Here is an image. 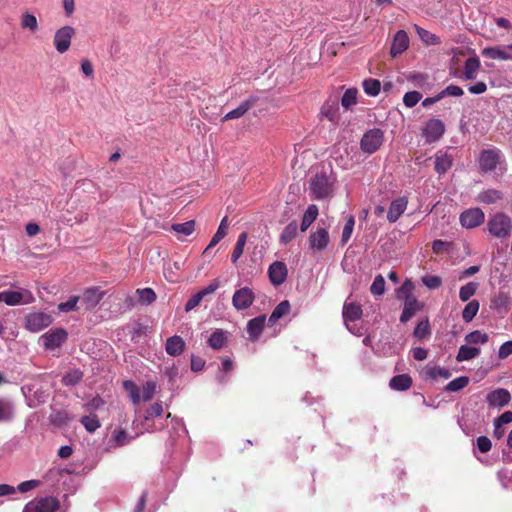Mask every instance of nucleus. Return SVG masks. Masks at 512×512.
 <instances>
[{"instance_id": "nucleus-45", "label": "nucleus", "mask_w": 512, "mask_h": 512, "mask_svg": "<svg viewBox=\"0 0 512 512\" xmlns=\"http://www.w3.org/2000/svg\"><path fill=\"white\" fill-rule=\"evenodd\" d=\"M478 289V283L476 282H469L462 286L459 291V298L461 301L466 302L468 301L477 291Z\"/></svg>"}, {"instance_id": "nucleus-57", "label": "nucleus", "mask_w": 512, "mask_h": 512, "mask_svg": "<svg viewBox=\"0 0 512 512\" xmlns=\"http://www.w3.org/2000/svg\"><path fill=\"white\" fill-rule=\"evenodd\" d=\"M464 94L463 89L457 85H449L440 92V97L445 98L447 96L459 97Z\"/></svg>"}, {"instance_id": "nucleus-60", "label": "nucleus", "mask_w": 512, "mask_h": 512, "mask_svg": "<svg viewBox=\"0 0 512 512\" xmlns=\"http://www.w3.org/2000/svg\"><path fill=\"white\" fill-rule=\"evenodd\" d=\"M78 301H79V297L73 296L68 301L60 303L58 305V309L61 312L74 311L76 309Z\"/></svg>"}, {"instance_id": "nucleus-2", "label": "nucleus", "mask_w": 512, "mask_h": 512, "mask_svg": "<svg viewBox=\"0 0 512 512\" xmlns=\"http://www.w3.org/2000/svg\"><path fill=\"white\" fill-rule=\"evenodd\" d=\"M310 192L315 199H324L332 196L333 185L325 173L316 174L310 180Z\"/></svg>"}, {"instance_id": "nucleus-50", "label": "nucleus", "mask_w": 512, "mask_h": 512, "mask_svg": "<svg viewBox=\"0 0 512 512\" xmlns=\"http://www.w3.org/2000/svg\"><path fill=\"white\" fill-rule=\"evenodd\" d=\"M370 292L375 296L383 295L385 292V279L382 275H377L370 287Z\"/></svg>"}, {"instance_id": "nucleus-54", "label": "nucleus", "mask_w": 512, "mask_h": 512, "mask_svg": "<svg viewBox=\"0 0 512 512\" xmlns=\"http://www.w3.org/2000/svg\"><path fill=\"white\" fill-rule=\"evenodd\" d=\"M427 375L432 379H448L451 377V372L448 369L442 367H433L427 371Z\"/></svg>"}, {"instance_id": "nucleus-20", "label": "nucleus", "mask_w": 512, "mask_h": 512, "mask_svg": "<svg viewBox=\"0 0 512 512\" xmlns=\"http://www.w3.org/2000/svg\"><path fill=\"white\" fill-rule=\"evenodd\" d=\"M434 158V168L438 174H445L453 165L452 155L442 150L437 151Z\"/></svg>"}, {"instance_id": "nucleus-22", "label": "nucleus", "mask_w": 512, "mask_h": 512, "mask_svg": "<svg viewBox=\"0 0 512 512\" xmlns=\"http://www.w3.org/2000/svg\"><path fill=\"white\" fill-rule=\"evenodd\" d=\"M185 349V342L180 336L174 335L166 340L165 350L170 356H179Z\"/></svg>"}, {"instance_id": "nucleus-38", "label": "nucleus", "mask_w": 512, "mask_h": 512, "mask_svg": "<svg viewBox=\"0 0 512 512\" xmlns=\"http://www.w3.org/2000/svg\"><path fill=\"white\" fill-rule=\"evenodd\" d=\"M358 90L356 88L347 89L341 99V105L345 109H350L357 104Z\"/></svg>"}, {"instance_id": "nucleus-35", "label": "nucleus", "mask_w": 512, "mask_h": 512, "mask_svg": "<svg viewBox=\"0 0 512 512\" xmlns=\"http://www.w3.org/2000/svg\"><path fill=\"white\" fill-rule=\"evenodd\" d=\"M415 27V30L419 36V38L428 46H431V45H440L441 44V40L440 38L431 33L430 31L418 26V25H414Z\"/></svg>"}, {"instance_id": "nucleus-41", "label": "nucleus", "mask_w": 512, "mask_h": 512, "mask_svg": "<svg viewBox=\"0 0 512 512\" xmlns=\"http://www.w3.org/2000/svg\"><path fill=\"white\" fill-rule=\"evenodd\" d=\"M364 92L369 96H377L381 89V83L377 79L369 78L363 81Z\"/></svg>"}, {"instance_id": "nucleus-48", "label": "nucleus", "mask_w": 512, "mask_h": 512, "mask_svg": "<svg viewBox=\"0 0 512 512\" xmlns=\"http://www.w3.org/2000/svg\"><path fill=\"white\" fill-rule=\"evenodd\" d=\"M469 383V378L466 376H460L450 381L445 387L446 391L456 392L465 388Z\"/></svg>"}, {"instance_id": "nucleus-31", "label": "nucleus", "mask_w": 512, "mask_h": 512, "mask_svg": "<svg viewBox=\"0 0 512 512\" xmlns=\"http://www.w3.org/2000/svg\"><path fill=\"white\" fill-rule=\"evenodd\" d=\"M481 54L491 59L512 60V56L506 53L505 47H486L481 51Z\"/></svg>"}, {"instance_id": "nucleus-58", "label": "nucleus", "mask_w": 512, "mask_h": 512, "mask_svg": "<svg viewBox=\"0 0 512 512\" xmlns=\"http://www.w3.org/2000/svg\"><path fill=\"white\" fill-rule=\"evenodd\" d=\"M113 439L117 446L121 447L129 443L128 434L123 429H116L113 432Z\"/></svg>"}, {"instance_id": "nucleus-14", "label": "nucleus", "mask_w": 512, "mask_h": 512, "mask_svg": "<svg viewBox=\"0 0 512 512\" xmlns=\"http://www.w3.org/2000/svg\"><path fill=\"white\" fill-rule=\"evenodd\" d=\"M288 270L286 264L281 261L273 262L268 268V275L271 283L275 286L283 284L287 278Z\"/></svg>"}, {"instance_id": "nucleus-19", "label": "nucleus", "mask_w": 512, "mask_h": 512, "mask_svg": "<svg viewBox=\"0 0 512 512\" xmlns=\"http://www.w3.org/2000/svg\"><path fill=\"white\" fill-rule=\"evenodd\" d=\"M420 308L421 305L417 299L412 294H408L405 299L404 309L400 316V321L402 323H406L416 314L418 310H420Z\"/></svg>"}, {"instance_id": "nucleus-16", "label": "nucleus", "mask_w": 512, "mask_h": 512, "mask_svg": "<svg viewBox=\"0 0 512 512\" xmlns=\"http://www.w3.org/2000/svg\"><path fill=\"white\" fill-rule=\"evenodd\" d=\"M408 200L406 197H399L390 204L387 219L390 223H395L407 208Z\"/></svg>"}, {"instance_id": "nucleus-43", "label": "nucleus", "mask_w": 512, "mask_h": 512, "mask_svg": "<svg viewBox=\"0 0 512 512\" xmlns=\"http://www.w3.org/2000/svg\"><path fill=\"white\" fill-rule=\"evenodd\" d=\"M246 240H247V233L246 232H243V233H241L238 236L236 245H235V247L233 249V252H232V255H231V260H232L233 263H235L241 257V255L243 254L244 247H245V244H246Z\"/></svg>"}, {"instance_id": "nucleus-15", "label": "nucleus", "mask_w": 512, "mask_h": 512, "mask_svg": "<svg viewBox=\"0 0 512 512\" xmlns=\"http://www.w3.org/2000/svg\"><path fill=\"white\" fill-rule=\"evenodd\" d=\"M487 403L492 407H503L511 400L510 392L504 388H498L490 392L486 397Z\"/></svg>"}, {"instance_id": "nucleus-55", "label": "nucleus", "mask_w": 512, "mask_h": 512, "mask_svg": "<svg viewBox=\"0 0 512 512\" xmlns=\"http://www.w3.org/2000/svg\"><path fill=\"white\" fill-rule=\"evenodd\" d=\"M163 413V407L162 404L159 402L153 403L149 408L146 410L145 415V422L150 421L154 417H159Z\"/></svg>"}, {"instance_id": "nucleus-46", "label": "nucleus", "mask_w": 512, "mask_h": 512, "mask_svg": "<svg viewBox=\"0 0 512 512\" xmlns=\"http://www.w3.org/2000/svg\"><path fill=\"white\" fill-rule=\"evenodd\" d=\"M171 229L176 233L183 234L185 236H189L195 230V221L190 220L185 223L173 224Z\"/></svg>"}, {"instance_id": "nucleus-7", "label": "nucleus", "mask_w": 512, "mask_h": 512, "mask_svg": "<svg viewBox=\"0 0 512 512\" xmlns=\"http://www.w3.org/2000/svg\"><path fill=\"white\" fill-rule=\"evenodd\" d=\"M485 219V214L480 208H470L460 215V223L467 229L480 226Z\"/></svg>"}, {"instance_id": "nucleus-33", "label": "nucleus", "mask_w": 512, "mask_h": 512, "mask_svg": "<svg viewBox=\"0 0 512 512\" xmlns=\"http://www.w3.org/2000/svg\"><path fill=\"white\" fill-rule=\"evenodd\" d=\"M318 214H319V211H318V207L316 205L312 204V205L308 206V208L306 209V211L303 215L301 226H300V229L302 232H305L310 227V225L317 219Z\"/></svg>"}, {"instance_id": "nucleus-21", "label": "nucleus", "mask_w": 512, "mask_h": 512, "mask_svg": "<svg viewBox=\"0 0 512 512\" xmlns=\"http://www.w3.org/2000/svg\"><path fill=\"white\" fill-rule=\"evenodd\" d=\"M105 292L101 291L98 287H91L84 291L82 301L86 304L87 309L96 307L103 299Z\"/></svg>"}, {"instance_id": "nucleus-51", "label": "nucleus", "mask_w": 512, "mask_h": 512, "mask_svg": "<svg viewBox=\"0 0 512 512\" xmlns=\"http://www.w3.org/2000/svg\"><path fill=\"white\" fill-rule=\"evenodd\" d=\"M414 336L418 339H424L430 335V325L428 320L420 321L414 329Z\"/></svg>"}, {"instance_id": "nucleus-29", "label": "nucleus", "mask_w": 512, "mask_h": 512, "mask_svg": "<svg viewBox=\"0 0 512 512\" xmlns=\"http://www.w3.org/2000/svg\"><path fill=\"white\" fill-rule=\"evenodd\" d=\"M207 344L214 350H220L227 344V337L223 330H215L208 338Z\"/></svg>"}, {"instance_id": "nucleus-4", "label": "nucleus", "mask_w": 512, "mask_h": 512, "mask_svg": "<svg viewBox=\"0 0 512 512\" xmlns=\"http://www.w3.org/2000/svg\"><path fill=\"white\" fill-rule=\"evenodd\" d=\"M383 140L384 134L380 129H371L363 135L360 146L363 152L372 154L380 148Z\"/></svg>"}, {"instance_id": "nucleus-1", "label": "nucleus", "mask_w": 512, "mask_h": 512, "mask_svg": "<svg viewBox=\"0 0 512 512\" xmlns=\"http://www.w3.org/2000/svg\"><path fill=\"white\" fill-rule=\"evenodd\" d=\"M487 226L494 237L506 238L511 233L512 220L508 215L498 212L489 218Z\"/></svg>"}, {"instance_id": "nucleus-6", "label": "nucleus", "mask_w": 512, "mask_h": 512, "mask_svg": "<svg viewBox=\"0 0 512 512\" xmlns=\"http://www.w3.org/2000/svg\"><path fill=\"white\" fill-rule=\"evenodd\" d=\"M51 322V316L44 312L30 313L25 317V326L29 331L32 332H38L48 327Z\"/></svg>"}, {"instance_id": "nucleus-24", "label": "nucleus", "mask_w": 512, "mask_h": 512, "mask_svg": "<svg viewBox=\"0 0 512 512\" xmlns=\"http://www.w3.org/2000/svg\"><path fill=\"white\" fill-rule=\"evenodd\" d=\"M481 63L479 58L474 55L466 60L464 65L463 76L465 80H474L480 70Z\"/></svg>"}, {"instance_id": "nucleus-47", "label": "nucleus", "mask_w": 512, "mask_h": 512, "mask_svg": "<svg viewBox=\"0 0 512 512\" xmlns=\"http://www.w3.org/2000/svg\"><path fill=\"white\" fill-rule=\"evenodd\" d=\"M489 340L488 334L479 330L472 331L465 336V341L469 344H485Z\"/></svg>"}, {"instance_id": "nucleus-27", "label": "nucleus", "mask_w": 512, "mask_h": 512, "mask_svg": "<svg viewBox=\"0 0 512 512\" xmlns=\"http://www.w3.org/2000/svg\"><path fill=\"white\" fill-rule=\"evenodd\" d=\"M227 229H228V218L224 217L220 225L216 231V233L213 235L209 245L205 248L204 254L208 253L211 248L216 246L226 235H227Z\"/></svg>"}, {"instance_id": "nucleus-9", "label": "nucleus", "mask_w": 512, "mask_h": 512, "mask_svg": "<svg viewBox=\"0 0 512 512\" xmlns=\"http://www.w3.org/2000/svg\"><path fill=\"white\" fill-rule=\"evenodd\" d=\"M330 242L328 230L326 228H318L312 232L308 238L309 248L315 252L325 250Z\"/></svg>"}, {"instance_id": "nucleus-26", "label": "nucleus", "mask_w": 512, "mask_h": 512, "mask_svg": "<svg viewBox=\"0 0 512 512\" xmlns=\"http://www.w3.org/2000/svg\"><path fill=\"white\" fill-rule=\"evenodd\" d=\"M255 103V99L250 98L241 103L237 108L228 112L224 117L223 121L238 119L242 117Z\"/></svg>"}, {"instance_id": "nucleus-39", "label": "nucleus", "mask_w": 512, "mask_h": 512, "mask_svg": "<svg viewBox=\"0 0 512 512\" xmlns=\"http://www.w3.org/2000/svg\"><path fill=\"white\" fill-rule=\"evenodd\" d=\"M479 302L478 300H472L468 302L465 308L462 311V318L466 323H469L476 316L479 311Z\"/></svg>"}, {"instance_id": "nucleus-56", "label": "nucleus", "mask_w": 512, "mask_h": 512, "mask_svg": "<svg viewBox=\"0 0 512 512\" xmlns=\"http://www.w3.org/2000/svg\"><path fill=\"white\" fill-rule=\"evenodd\" d=\"M155 392H156V383L153 381H148L144 384V386L142 388L141 398L144 401H149L153 398Z\"/></svg>"}, {"instance_id": "nucleus-34", "label": "nucleus", "mask_w": 512, "mask_h": 512, "mask_svg": "<svg viewBox=\"0 0 512 512\" xmlns=\"http://www.w3.org/2000/svg\"><path fill=\"white\" fill-rule=\"evenodd\" d=\"M480 354V349L477 347H472L468 345H462L459 348L458 354L456 356V360L458 362L471 360Z\"/></svg>"}, {"instance_id": "nucleus-37", "label": "nucleus", "mask_w": 512, "mask_h": 512, "mask_svg": "<svg viewBox=\"0 0 512 512\" xmlns=\"http://www.w3.org/2000/svg\"><path fill=\"white\" fill-rule=\"evenodd\" d=\"M298 225L296 221L290 222L282 231L280 241L283 244L291 242L297 234Z\"/></svg>"}, {"instance_id": "nucleus-44", "label": "nucleus", "mask_w": 512, "mask_h": 512, "mask_svg": "<svg viewBox=\"0 0 512 512\" xmlns=\"http://www.w3.org/2000/svg\"><path fill=\"white\" fill-rule=\"evenodd\" d=\"M136 294L139 297V302L143 305H150L156 300V294L151 288L137 289Z\"/></svg>"}, {"instance_id": "nucleus-18", "label": "nucleus", "mask_w": 512, "mask_h": 512, "mask_svg": "<svg viewBox=\"0 0 512 512\" xmlns=\"http://www.w3.org/2000/svg\"><path fill=\"white\" fill-rule=\"evenodd\" d=\"M409 47V37L404 30H399L396 32L393 42L390 49V54L392 57H396L397 55L403 53Z\"/></svg>"}, {"instance_id": "nucleus-10", "label": "nucleus", "mask_w": 512, "mask_h": 512, "mask_svg": "<svg viewBox=\"0 0 512 512\" xmlns=\"http://www.w3.org/2000/svg\"><path fill=\"white\" fill-rule=\"evenodd\" d=\"M255 299L253 291L248 287H243L235 291L232 297V304L237 310L249 308Z\"/></svg>"}, {"instance_id": "nucleus-63", "label": "nucleus", "mask_w": 512, "mask_h": 512, "mask_svg": "<svg viewBox=\"0 0 512 512\" xmlns=\"http://www.w3.org/2000/svg\"><path fill=\"white\" fill-rule=\"evenodd\" d=\"M512 354V340L503 343L498 351V357L505 359Z\"/></svg>"}, {"instance_id": "nucleus-42", "label": "nucleus", "mask_w": 512, "mask_h": 512, "mask_svg": "<svg viewBox=\"0 0 512 512\" xmlns=\"http://www.w3.org/2000/svg\"><path fill=\"white\" fill-rule=\"evenodd\" d=\"M123 388L129 393L130 399L134 404H138L141 400L140 390L138 386L131 380L123 382Z\"/></svg>"}, {"instance_id": "nucleus-28", "label": "nucleus", "mask_w": 512, "mask_h": 512, "mask_svg": "<svg viewBox=\"0 0 512 512\" xmlns=\"http://www.w3.org/2000/svg\"><path fill=\"white\" fill-rule=\"evenodd\" d=\"M503 199V193L497 189H486L478 194L477 200L484 204H494Z\"/></svg>"}, {"instance_id": "nucleus-40", "label": "nucleus", "mask_w": 512, "mask_h": 512, "mask_svg": "<svg viewBox=\"0 0 512 512\" xmlns=\"http://www.w3.org/2000/svg\"><path fill=\"white\" fill-rule=\"evenodd\" d=\"M80 422L85 427V429L90 433L95 432L101 426L96 414L82 416Z\"/></svg>"}, {"instance_id": "nucleus-52", "label": "nucleus", "mask_w": 512, "mask_h": 512, "mask_svg": "<svg viewBox=\"0 0 512 512\" xmlns=\"http://www.w3.org/2000/svg\"><path fill=\"white\" fill-rule=\"evenodd\" d=\"M422 98V95L418 91H410L407 92L403 97V103L405 106L412 108L414 107Z\"/></svg>"}, {"instance_id": "nucleus-53", "label": "nucleus", "mask_w": 512, "mask_h": 512, "mask_svg": "<svg viewBox=\"0 0 512 512\" xmlns=\"http://www.w3.org/2000/svg\"><path fill=\"white\" fill-rule=\"evenodd\" d=\"M22 28H29L31 31H36L38 29V22L34 15L30 13H25L21 19Z\"/></svg>"}, {"instance_id": "nucleus-23", "label": "nucleus", "mask_w": 512, "mask_h": 512, "mask_svg": "<svg viewBox=\"0 0 512 512\" xmlns=\"http://www.w3.org/2000/svg\"><path fill=\"white\" fill-rule=\"evenodd\" d=\"M412 386V378L409 374H399L390 379L389 387L395 391H406Z\"/></svg>"}, {"instance_id": "nucleus-61", "label": "nucleus", "mask_w": 512, "mask_h": 512, "mask_svg": "<svg viewBox=\"0 0 512 512\" xmlns=\"http://www.w3.org/2000/svg\"><path fill=\"white\" fill-rule=\"evenodd\" d=\"M476 443L481 453H487L492 447L491 440L486 436H479L476 440Z\"/></svg>"}, {"instance_id": "nucleus-11", "label": "nucleus", "mask_w": 512, "mask_h": 512, "mask_svg": "<svg viewBox=\"0 0 512 512\" xmlns=\"http://www.w3.org/2000/svg\"><path fill=\"white\" fill-rule=\"evenodd\" d=\"M500 151L498 149H486L480 153L479 167L487 173L494 170L499 162Z\"/></svg>"}, {"instance_id": "nucleus-25", "label": "nucleus", "mask_w": 512, "mask_h": 512, "mask_svg": "<svg viewBox=\"0 0 512 512\" xmlns=\"http://www.w3.org/2000/svg\"><path fill=\"white\" fill-rule=\"evenodd\" d=\"M362 307L360 304L356 302H345L343 306V318L345 322L347 321H356L362 316Z\"/></svg>"}, {"instance_id": "nucleus-62", "label": "nucleus", "mask_w": 512, "mask_h": 512, "mask_svg": "<svg viewBox=\"0 0 512 512\" xmlns=\"http://www.w3.org/2000/svg\"><path fill=\"white\" fill-rule=\"evenodd\" d=\"M39 485H40L39 480H28V481L21 482L17 486V490L21 493H26L32 489L37 488Z\"/></svg>"}, {"instance_id": "nucleus-13", "label": "nucleus", "mask_w": 512, "mask_h": 512, "mask_svg": "<svg viewBox=\"0 0 512 512\" xmlns=\"http://www.w3.org/2000/svg\"><path fill=\"white\" fill-rule=\"evenodd\" d=\"M34 300L32 294L25 290L21 291H3V302L9 306H15L22 303L28 304Z\"/></svg>"}, {"instance_id": "nucleus-17", "label": "nucleus", "mask_w": 512, "mask_h": 512, "mask_svg": "<svg viewBox=\"0 0 512 512\" xmlns=\"http://www.w3.org/2000/svg\"><path fill=\"white\" fill-rule=\"evenodd\" d=\"M266 322L265 315H259L253 319H250L247 323V333L249 340L255 342L259 339Z\"/></svg>"}, {"instance_id": "nucleus-8", "label": "nucleus", "mask_w": 512, "mask_h": 512, "mask_svg": "<svg viewBox=\"0 0 512 512\" xmlns=\"http://www.w3.org/2000/svg\"><path fill=\"white\" fill-rule=\"evenodd\" d=\"M445 132V124L440 119H430L425 123L423 136L427 142L439 140Z\"/></svg>"}, {"instance_id": "nucleus-59", "label": "nucleus", "mask_w": 512, "mask_h": 512, "mask_svg": "<svg viewBox=\"0 0 512 512\" xmlns=\"http://www.w3.org/2000/svg\"><path fill=\"white\" fill-rule=\"evenodd\" d=\"M423 284L429 289H437L442 284V279L436 275L425 276L422 278Z\"/></svg>"}, {"instance_id": "nucleus-49", "label": "nucleus", "mask_w": 512, "mask_h": 512, "mask_svg": "<svg viewBox=\"0 0 512 512\" xmlns=\"http://www.w3.org/2000/svg\"><path fill=\"white\" fill-rule=\"evenodd\" d=\"M354 225H355V219L352 215H350L347 218L346 223L343 228V231H342L341 245L344 246L350 240L353 230H354Z\"/></svg>"}, {"instance_id": "nucleus-36", "label": "nucleus", "mask_w": 512, "mask_h": 512, "mask_svg": "<svg viewBox=\"0 0 512 512\" xmlns=\"http://www.w3.org/2000/svg\"><path fill=\"white\" fill-rule=\"evenodd\" d=\"M83 375L80 369H71L64 374L61 382L64 386H75L82 380Z\"/></svg>"}, {"instance_id": "nucleus-30", "label": "nucleus", "mask_w": 512, "mask_h": 512, "mask_svg": "<svg viewBox=\"0 0 512 512\" xmlns=\"http://www.w3.org/2000/svg\"><path fill=\"white\" fill-rule=\"evenodd\" d=\"M291 305L288 300H283L280 302L272 311L271 315L268 319L269 325H274L280 318L284 315L288 314L290 311Z\"/></svg>"}, {"instance_id": "nucleus-12", "label": "nucleus", "mask_w": 512, "mask_h": 512, "mask_svg": "<svg viewBox=\"0 0 512 512\" xmlns=\"http://www.w3.org/2000/svg\"><path fill=\"white\" fill-rule=\"evenodd\" d=\"M68 337V333L65 329L51 330L42 335V340L46 349L54 350L59 348Z\"/></svg>"}, {"instance_id": "nucleus-32", "label": "nucleus", "mask_w": 512, "mask_h": 512, "mask_svg": "<svg viewBox=\"0 0 512 512\" xmlns=\"http://www.w3.org/2000/svg\"><path fill=\"white\" fill-rule=\"evenodd\" d=\"M339 106L337 100H328L321 107V114L329 121L334 122L338 118Z\"/></svg>"}, {"instance_id": "nucleus-3", "label": "nucleus", "mask_w": 512, "mask_h": 512, "mask_svg": "<svg viewBox=\"0 0 512 512\" xmlns=\"http://www.w3.org/2000/svg\"><path fill=\"white\" fill-rule=\"evenodd\" d=\"M60 502L57 498L53 496L35 498L34 500L28 502L24 508L23 512H55L59 509Z\"/></svg>"}, {"instance_id": "nucleus-5", "label": "nucleus", "mask_w": 512, "mask_h": 512, "mask_svg": "<svg viewBox=\"0 0 512 512\" xmlns=\"http://www.w3.org/2000/svg\"><path fill=\"white\" fill-rule=\"evenodd\" d=\"M75 35V29L72 26H63L58 29L53 38V44L57 52L63 54L67 52L71 46V40Z\"/></svg>"}, {"instance_id": "nucleus-64", "label": "nucleus", "mask_w": 512, "mask_h": 512, "mask_svg": "<svg viewBox=\"0 0 512 512\" xmlns=\"http://www.w3.org/2000/svg\"><path fill=\"white\" fill-rule=\"evenodd\" d=\"M203 300V297L201 296V294L198 292L196 293L195 295H193L185 304V310L188 312L192 309H194L195 307H197L201 301Z\"/></svg>"}]
</instances>
